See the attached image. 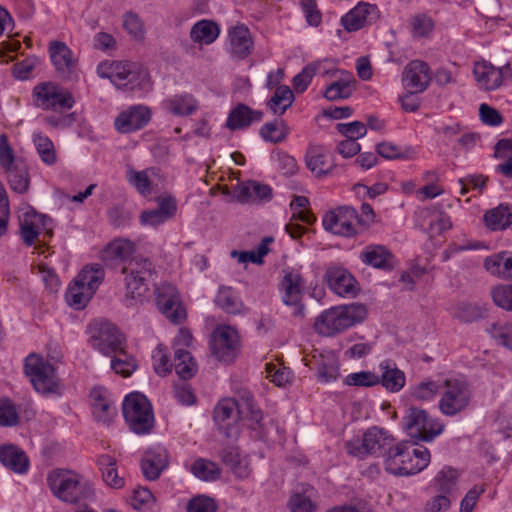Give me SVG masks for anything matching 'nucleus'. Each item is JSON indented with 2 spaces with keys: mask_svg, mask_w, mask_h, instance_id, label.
<instances>
[{
  "mask_svg": "<svg viewBox=\"0 0 512 512\" xmlns=\"http://www.w3.org/2000/svg\"><path fill=\"white\" fill-rule=\"evenodd\" d=\"M251 421V427L260 425L262 414L254 404L250 392L243 391L239 398H225L218 402L214 408V421L227 438L236 437L238 434L237 422L240 420Z\"/></svg>",
  "mask_w": 512,
  "mask_h": 512,
  "instance_id": "1",
  "label": "nucleus"
},
{
  "mask_svg": "<svg viewBox=\"0 0 512 512\" xmlns=\"http://www.w3.org/2000/svg\"><path fill=\"white\" fill-rule=\"evenodd\" d=\"M385 469L398 476L414 475L430 463V452L426 447H416L410 441H401L388 448L385 454Z\"/></svg>",
  "mask_w": 512,
  "mask_h": 512,
  "instance_id": "2",
  "label": "nucleus"
},
{
  "mask_svg": "<svg viewBox=\"0 0 512 512\" xmlns=\"http://www.w3.org/2000/svg\"><path fill=\"white\" fill-rule=\"evenodd\" d=\"M367 315L363 304H350L332 307L323 311L314 323L316 332L323 336H333L362 322Z\"/></svg>",
  "mask_w": 512,
  "mask_h": 512,
  "instance_id": "3",
  "label": "nucleus"
},
{
  "mask_svg": "<svg viewBox=\"0 0 512 512\" xmlns=\"http://www.w3.org/2000/svg\"><path fill=\"white\" fill-rule=\"evenodd\" d=\"M48 485L59 500L75 504L93 495L91 484L71 470L56 469L48 474Z\"/></svg>",
  "mask_w": 512,
  "mask_h": 512,
  "instance_id": "4",
  "label": "nucleus"
},
{
  "mask_svg": "<svg viewBox=\"0 0 512 512\" xmlns=\"http://www.w3.org/2000/svg\"><path fill=\"white\" fill-rule=\"evenodd\" d=\"M121 272L124 275L126 305L141 303L148 291L147 281L154 273L152 262L146 258H132L124 264Z\"/></svg>",
  "mask_w": 512,
  "mask_h": 512,
  "instance_id": "5",
  "label": "nucleus"
},
{
  "mask_svg": "<svg viewBox=\"0 0 512 512\" xmlns=\"http://www.w3.org/2000/svg\"><path fill=\"white\" fill-rule=\"evenodd\" d=\"M97 71L101 77L110 79L119 89L134 90L141 87L147 78V72L132 62H103Z\"/></svg>",
  "mask_w": 512,
  "mask_h": 512,
  "instance_id": "6",
  "label": "nucleus"
},
{
  "mask_svg": "<svg viewBox=\"0 0 512 512\" xmlns=\"http://www.w3.org/2000/svg\"><path fill=\"white\" fill-rule=\"evenodd\" d=\"M24 369L37 392L43 395L60 393V380L53 365L41 356L36 354L27 356Z\"/></svg>",
  "mask_w": 512,
  "mask_h": 512,
  "instance_id": "7",
  "label": "nucleus"
},
{
  "mask_svg": "<svg viewBox=\"0 0 512 512\" xmlns=\"http://www.w3.org/2000/svg\"><path fill=\"white\" fill-rule=\"evenodd\" d=\"M402 424L411 438L425 442L432 441L444 429V425L431 417L427 411L415 406L407 408Z\"/></svg>",
  "mask_w": 512,
  "mask_h": 512,
  "instance_id": "8",
  "label": "nucleus"
},
{
  "mask_svg": "<svg viewBox=\"0 0 512 512\" xmlns=\"http://www.w3.org/2000/svg\"><path fill=\"white\" fill-rule=\"evenodd\" d=\"M123 415L130 429L137 434H145L153 426L152 407L141 393L134 392L125 397Z\"/></svg>",
  "mask_w": 512,
  "mask_h": 512,
  "instance_id": "9",
  "label": "nucleus"
},
{
  "mask_svg": "<svg viewBox=\"0 0 512 512\" xmlns=\"http://www.w3.org/2000/svg\"><path fill=\"white\" fill-rule=\"evenodd\" d=\"M440 392L439 409L446 416H454L465 410L472 397L469 384L456 378L446 379Z\"/></svg>",
  "mask_w": 512,
  "mask_h": 512,
  "instance_id": "10",
  "label": "nucleus"
},
{
  "mask_svg": "<svg viewBox=\"0 0 512 512\" xmlns=\"http://www.w3.org/2000/svg\"><path fill=\"white\" fill-rule=\"evenodd\" d=\"M392 442L393 438L388 431L374 426L367 429L362 438H354L346 442L345 446L349 455L363 459L389 448Z\"/></svg>",
  "mask_w": 512,
  "mask_h": 512,
  "instance_id": "11",
  "label": "nucleus"
},
{
  "mask_svg": "<svg viewBox=\"0 0 512 512\" xmlns=\"http://www.w3.org/2000/svg\"><path fill=\"white\" fill-rule=\"evenodd\" d=\"M34 103L44 110H68L75 103L71 92L54 82L37 84L33 89Z\"/></svg>",
  "mask_w": 512,
  "mask_h": 512,
  "instance_id": "12",
  "label": "nucleus"
},
{
  "mask_svg": "<svg viewBox=\"0 0 512 512\" xmlns=\"http://www.w3.org/2000/svg\"><path fill=\"white\" fill-rule=\"evenodd\" d=\"M326 231L343 237H353L361 234L359 229L358 212L351 206H340L328 211L322 219Z\"/></svg>",
  "mask_w": 512,
  "mask_h": 512,
  "instance_id": "13",
  "label": "nucleus"
},
{
  "mask_svg": "<svg viewBox=\"0 0 512 512\" xmlns=\"http://www.w3.org/2000/svg\"><path fill=\"white\" fill-rule=\"evenodd\" d=\"M473 75L478 87L484 91L499 89L506 81H512V67L509 63L496 67L486 60L477 61Z\"/></svg>",
  "mask_w": 512,
  "mask_h": 512,
  "instance_id": "14",
  "label": "nucleus"
},
{
  "mask_svg": "<svg viewBox=\"0 0 512 512\" xmlns=\"http://www.w3.org/2000/svg\"><path fill=\"white\" fill-rule=\"evenodd\" d=\"M92 346L104 355L123 348L124 338L115 325L107 321H93L89 325Z\"/></svg>",
  "mask_w": 512,
  "mask_h": 512,
  "instance_id": "15",
  "label": "nucleus"
},
{
  "mask_svg": "<svg viewBox=\"0 0 512 512\" xmlns=\"http://www.w3.org/2000/svg\"><path fill=\"white\" fill-rule=\"evenodd\" d=\"M155 300L159 311L171 322L179 324L186 319V310L174 285L167 282L159 284L155 289Z\"/></svg>",
  "mask_w": 512,
  "mask_h": 512,
  "instance_id": "16",
  "label": "nucleus"
},
{
  "mask_svg": "<svg viewBox=\"0 0 512 512\" xmlns=\"http://www.w3.org/2000/svg\"><path fill=\"white\" fill-rule=\"evenodd\" d=\"M212 337V353L221 361H233L240 350L237 330L231 326H220L214 330Z\"/></svg>",
  "mask_w": 512,
  "mask_h": 512,
  "instance_id": "17",
  "label": "nucleus"
},
{
  "mask_svg": "<svg viewBox=\"0 0 512 512\" xmlns=\"http://www.w3.org/2000/svg\"><path fill=\"white\" fill-rule=\"evenodd\" d=\"M48 50L58 75L66 80L75 79L77 77L78 60L72 50L62 41H51Z\"/></svg>",
  "mask_w": 512,
  "mask_h": 512,
  "instance_id": "18",
  "label": "nucleus"
},
{
  "mask_svg": "<svg viewBox=\"0 0 512 512\" xmlns=\"http://www.w3.org/2000/svg\"><path fill=\"white\" fill-rule=\"evenodd\" d=\"M151 119V111L144 105H134L122 111L114 121L115 129L122 134L142 129Z\"/></svg>",
  "mask_w": 512,
  "mask_h": 512,
  "instance_id": "19",
  "label": "nucleus"
},
{
  "mask_svg": "<svg viewBox=\"0 0 512 512\" xmlns=\"http://www.w3.org/2000/svg\"><path fill=\"white\" fill-rule=\"evenodd\" d=\"M52 220L35 211H27L20 216V231L24 243L28 246L35 243L42 230L52 236Z\"/></svg>",
  "mask_w": 512,
  "mask_h": 512,
  "instance_id": "20",
  "label": "nucleus"
},
{
  "mask_svg": "<svg viewBox=\"0 0 512 512\" xmlns=\"http://www.w3.org/2000/svg\"><path fill=\"white\" fill-rule=\"evenodd\" d=\"M379 10L376 5L359 2L354 8L341 17V24L348 32H355L376 21Z\"/></svg>",
  "mask_w": 512,
  "mask_h": 512,
  "instance_id": "21",
  "label": "nucleus"
},
{
  "mask_svg": "<svg viewBox=\"0 0 512 512\" xmlns=\"http://www.w3.org/2000/svg\"><path fill=\"white\" fill-rule=\"evenodd\" d=\"M309 200L305 196H295L290 204L292 216L285 230L293 239H298L307 229L299 221L311 225L316 221L315 216L307 209Z\"/></svg>",
  "mask_w": 512,
  "mask_h": 512,
  "instance_id": "22",
  "label": "nucleus"
},
{
  "mask_svg": "<svg viewBox=\"0 0 512 512\" xmlns=\"http://www.w3.org/2000/svg\"><path fill=\"white\" fill-rule=\"evenodd\" d=\"M168 465L169 454L162 446L149 448L141 461L142 473L149 481L157 480Z\"/></svg>",
  "mask_w": 512,
  "mask_h": 512,
  "instance_id": "23",
  "label": "nucleus"
},
{
  "mask_svg": "<svg viewBox=\"0 0 512 512\" xmlns=\"http://www.w3.org/2000/svg\"><path fill=\"white\" fill-rule=\"evenodd\" d=\"M430 82L428 65L419 60L411 61L404 69V86L412 93L423 92Z\"/></svg>",
  "mask_w": 512,
  "mask_h": 512,
  "instance_id": "24",
  "label": "nucleus"
},
{
  "mask_svg": "<svg viewBox=\"0 0 512 512\" xmlns=\"http://www.w3.org/2000/svg\"><path fill=\"white\" fill-rule=\"evenodd\" d=\"M302 287L303 279L295 272H287L280 284L282 301L285 305L295 306V314H301L303 310L300 305Z\"/></svg>",
  "mask_w": 512,
  "mask_h": 512,
  "instance_id": "25",
  "label": "nucleus"
},
{
  "mask_svg": "<svg viewBox=\"0 0 512 512\" xmlns=\"http://www.w3.org/2000/svg\"><path fill=\"white\" fill-rule=\"evenodd\" d=\"M229 53L237 59H244L249 56L253 50V40L249 29L239 24L231 27L228 31Z\"/></svg>",
  "mask_w": 512,
  "mask_h": 512,
  "instance_id": "26",
  "label": "nucleus"
},
{
  "mask_svg": "<svg viewBox=\"0 0 512 512\" xmlns=\"http://www.w3.org/2000/svg\"><path fill=\"white\" fill-rule=\"evenodd\" d=\"M234 194L241 203H259L272 199L271 187L254 180L239 183Z\"/></svg>",
  "mask_w": 512,
  "mask_h": 512,
  "instance_id": "27",
  "label": "nucleus"
},
{
  "mask_svg": "<svg viewBox=\"0 0 512 512\" xmlns=\"http://www.w3.org/2000/svg\"><path fill=\"white\" fill-rule=\"evenodd\" d=\"M177 211V204L174 198L167 197L159 200L157 209L143 211L140 215V223L144 226L157 228L168 220L172 219Z\"/></svg>",
  "mask_w": 512,
  "mask_h": 512,
  "instance_id": "28",
  "label": "nucleus"
},
{
  "mask_svg": "<svg viewBox=\"0 0 512 512\" xmlns=\"http://www.w3.org/2000/svg\"><path fill=\"white\" fill-rule=\"evenodd\" d=\"M263 112L253 110L245 104L236 105L229 113L226 126L234 131L249 127L254 122H260Z\"/></svg>",
  "mask_w": 512,
  "mask_h": 512,
  "instance_id": "29",
  "label": "nucleus"
},
{
  "mask_svg": "<svg viewBox=\"0 0 512 512\" xmlns=\"http://www.w3.org/2000/svg\"><path fill=\"white\" fill-rule=\"evenodd\" d=\"M328 69V74H339L340 77L326 88L324 97L330 101L349 98L353 91L352 83L355 82L353 75L344 70Z\"/></svg>",
  "mask_w": 512,
  "mask_h": 512,
  "instance_id": "30",
  "label": "nucleus"
},
{
  "mask_svg": "<svg viewBox=\"0 0 512 512\" xmlns=\"http://www.w3.org/2000/svg\"><path fill=\"white\" fill-rule=\"evenodd\" d=\"M93 415L104 423L116 415V408L109 398L108 392L102 387H95L90 392Z\"/></svg>",
  "mask_w": 512,
  "mask_h": 512,
  "instance_id": "31",
  "label": "nucleus"
},
{
  "mask_svg": "<svg viewBox=\"0 0 512 512\" xmlns=\"http://www.w3.org/2000/svg\"><path fill=\"white\" fill-rule=\"evenodd\" d=\"M328 286L339 296L355 292V279L344 268L331 267L326 271Z\"/></svg>",
  "mask_w": 512,
  "mask_h": 512,
  "instance_id": "32",
  "label": "nucleus"
},
{
  "mask_svg": "<svg viewBox=\"0 0 512 512\" xmlns=\"http://www.w3.org/2000/svg\"><path fill=\"white\" fill-rule=\"evenodd\" d=\"M360 259L365 264L378 269L392 270L394 267V257L383 245L366 246L360 254Z\"/></svg>",
  "mask_w": 512,
  "mask_h": 512,
  "instance_id": "33",
  "label": "nucleus"
},
{
  "mask_svg": "<svg viewBox=\"0 0 512 512\" xmlns=\"http://www.w3.org/2000/svg\"><path fill=\"white\" fill-rule=\"evenodd\" d=\"M305 161L308 169L318 177L328 174L332 167L328 150L320 145H310Z\"/></svg>",
  "mask_w": 512,
  "mask_h": 512,
  "instance_id": "34",
  "label": "nucleus"
},
{
  "mask_svg": "<svg viewBox=\"0 0 512 512\" xmlns=\"http://www.w3.org/2000/svg\"><path fill=\"white\" fill-rule=\"evenodd\" d=\"M0 462L15 473H26L29 459L25 452L15 445H4L0 448Z\"/></svg>",
  "mask_w": 512,
  "mask_h": 512,
  "instance_id": "35",
  "label": "nucleus"
},
{
  "mask_svg": "<svg viewBox=\"0 0 512 512\" xmlns=\"http://www.w3.org/2000/svg\"><path fill=\"white\" fill-rule=\"evenodd\" d=\"M164 108L175 116H189L199 108L196 98L189 93L176 94L163 102Z\"/></svg>",
  "mask_w": 512,
  "mask_h": 512,
  "instance_id": "36",
  "label": "nucleus"
},
{
  "mask_svg": "<svg viewBox=\"0 0 512 512\" xmlns=\"http://www.w3.org/2000/svg\"><path fill=\"white\" fill-rule=\"evenodd\" d=\"M381 376H379V383L390 392L400 391L406 381L403 371L397 368L396 364L391 361H383L379 365Z\"/></svg>",
  "mask_w": 512,
  "mask_h": 512,
  "instance_id": "37",
  "label": "nucleus"
},
{
  "mask_svg": "<svg viewBox=\"0 0 512 512\" xmlns=\"http://www.w3.org/2000/svg\"><path fill=\"white\" fill-rule=\"evenodd\" d=\"M485 269L492 275L512 280V253L501 252L487 257Z\"/></svg>",
  "mask_w": 512,
  "mask_h": 512,
  "instance_id": "38",
  "label": "nucleus"
},
{
  "mask_svg": "<svg viewBox=\"0 0 512 512\" xmlns=\"http://www.w3.org/2000/svg\"><path fill=\"white\" fill-rule=\"evenodd\" d=\"M330 60L325 59L323 61H316L307 66H305L300 73H298L293 78V88L297 93L304 92L309 84L313 76L317 73L327 75L330 70L324 67L325 64L329 63Z\"/></svg>",
  "mask_w": 512,
  "mask_h": 512,
  "instance_id": "39",
  "label": "nucleus"
},
{
  "mask_svg": "<svg viewBox=\"0 0 512 512\" xmlns=\"http://www.w3.org/2000/svg\"><path fill=\"white\" fill-rule=\"evenodd\" d=\"M318 380L324 383L335 381L339 375V361L334 353L320 354L316 362Z\"/></svg>",
  "mask_w": 512,
  "mask_h": 512,
  "instance_id": "40",
  "label": "nucleus"
},
{
  "mask_svg": "<svg viewBox=\"0 0 512 512\" xmlns=\"http://www.w3.org/2000/svg\"><path fill=\"white\" fill-rule=\"evenodd\" d=\"M484 221L491 230H504L512 226V207L499 205L485 213Z\"/></svg>",
  "mask_w": 512,
  "mask_h": 512,
  "instance_id": "41",
  "label": "nucleus"
},
{
  "mask_svg": "<svg viewBox=\"0 0 512 512\" xmlns=\"http://www.w3.org/2000/svg\"><path fill=\"white\" fill-rule=\"evenodd\" d=\"M105 271L100 264L84 267L76 276L75 281L95 294L99 285L104 280Z\"/></svg>",
  "mask_w": 512,
  "mask_h": 512,
  "instance_id": "42",
  "label": "nucleus"
},
{
  "mask_svg": "<svg viewBox=\"0 0 512 512\" xmlns=\"http://www.w3.org/2000/svg\"><path fill=\"white\" fill-rule=\"evenodd\" d=\"M98 465L102 472V477L105 483L114 489L124 487V478L120 477L117 472L116 459L110 455L104 454L99 456Z\"/></svg>",
  "mask_w": 512,
  "mask_h": 512,
  "instance_id": "43",
  "label": "nucleus"
},
{
  "mask_svg": "<svg viewBox=\"0 0 512 512\" xmlns=\"http://www.w3.org/2000/svg\"><path fill=\"white\" fill-rule=\"evenodd\" d=\"M215 302L217 306L229 314H239L245 309L239 296L230 287H221L216 295Z\"/></svg>",
  "mask_w": 512,
  "mask_h": 512,
  "instance_id": "44",
  "label": "nucleus"
},
{
  "mask_svg": "<svg viewBox=\"0 0 512 512\" xmlns=\"http://www.w3.org/2000/svg\"><path fill=\"white\" fill-rule=\"evenodd\" d=\"M190 36L194 42L209 45L219 36V27L210 20H201L191 29Z\"/></svg>",
  "mask_w": 512,
  "mask_h": 512,
  "instance_id": "45",
  "label": "nucleus"
},
{
  "mask_svg": "<svg viewBox=\"0 0 512 512\" xmlns=\"http://www.w3.org/2000/svg\"><path fill=\"white\" fill-rule=\"evenodd\" d=\"M10 188L17 193L24 194L30 185L29 173L26 165L21 163L4 171Z\"/></svg>",
  "mask_w": 512,
  "mask_h": 512,
  "instance_id": "46",
  "label": "nucleus"
},
{
  "mask_svg": "<svg viewBox=\"0 0 512 512\" xmlns=\"http://www.w3.org/2000/svg\"><path fill=\"white\" fill-rule=\"evenodd\" d=\"M130 505L138 512H158L159 510L154 495L145 487H139L133 491Z\"/></svg>",
  "mask_w": 512,
  "mask_h": 512,
  "instance_id": "47",
  "label": "nucleus"
},
{
  "mask_svg": "<svg viewBox=\"0 0 512 512\" xmlns=\"http://www.w3.org/2000/svg\"><path fill=\"white\" fill-rule=\"evenodd\" d=\"M175 371L181 379H190L197 371V364L190 352L183 348H177L174 353Z\"/></svg>",
  "mask_w": 512,
  "mask_h": 512,
  "instance_id": "48",
  "label": "nucleus"
},
{
  "mask_svg": "<svg viewBox=\"0 0 512 512\" xmlns=\"http://www.w3.org/2000/svg\"><path fill=\"white\" fill-rule=\"evenodd\" d=\"M293 101L294 94L292 90L288 86L282 85L276 88L268 106L274 114L282 115L292 105Z\"/></svg>",
  "mask_w": 512,
  "mask_h": 512,
  "instance_id": "49",
  "label": "nucleus"
},
{
  "mask_svg": "<svg viewBox=\"0 0 512 512\" xmlns=\"http://www.w3.org/2000/svg\"><path fill=\"white\" fill-rule=\"evenodd\" d=\"M484 314V308L468 302H460L452 308L453 317L464 323L477 321L482 318Z\"/></svg>",
  "mask_w": 512,
  "mask_h": 512,
  "instance_id": "50",
  "label": "nucleus"
},
{
  "mask_svg": "<svg viewBox=\"0 0 512 512\" xmlns=\"http://www.w3.org/2000/svg\"><path fill=\"white\" fill-rule=\"evenodd\" d=\"M273 241V238L271 237H265L262 239L260 244L257 246L256 250L252 251H236L233 250L231 252V256L233 258H236L239 263H247L252 262L255 264H262L263 263V257L268 254L269 248L268 245Z\"/></svg>",
  "mask_w": 512,
  "mask_h": 512,
  "instance_id": "51",
  "label": "nucleus"
},
{
  "mask_svg": "<svg viewBox=\"0 0 512 512\" xmlns=\"http://www.w3.org/2000/svg\"><path fill=\"white\" fill-rule=\"evenodd\" d=\"M288 134L289 128L281 119H276L264 124L260 130V135L263 139L271 143H280L284 141Z\"/></svg>",
  "mask_w": 512,
  "mask_h": 512,
  "instance_id": "52",
  "label": "nucleus"
},
{
  "mask_svg": "<svg viewBox=\"0 0 512 512\" xmlns=\"http://www.w3.org/2000/svg\"><path fill=\"white\" fill-rule=\"evenodd\" d=\"M33 143L41 158V160L47 165H53L56 163L57 156L53 142L42 133H34Z\"/></svg>",
  "mask_w": 512,
  "mask_h": 512,
  "instance_id": "53",
  "label": "nucleus"
},
{
  "mask_svg": "<svg viewBox=\"0 0 512 512\" xmlns=\"http://www.w3.org/2000/svg\"><path fill=\"white\" fill-rule=\"evenodd\" d=\"M93 295V293L74 280V283L67 289L66 300L70 306L79 310L87 305Z\"/></svg>",
  "mask_w": 512,
  "mask_h": 512,
  "instance_id": "54",
  "label": "nucleus"
},
{
  "mask_svg": "<svg viewBox=\"0 0 512 512\" xmlns=\"http://www.w3.org/2000/svg\"><path fill=\"white\" fill-rule=\"evenodd\" d=\"M377 153L385 159H414L417 151L413 147L401 150L390 142H381L377 145Z\"/></svg>",
  "mask_w": 512,
  "mask_h": 512,
  "instance_id": "55",
  "label": "nucleus"
},
{
  "mask_svg": "<svg viewBox=\"0 0 512 512\" xmlns=\"http://www.w3.org/2000/svg\"><path fill=\"white\" fill-rule=\"evenodd\" d=\"M313 488L308 486L303 492L294 493L289 500L291 512H314L315 505L311 500Z\"/></svg>",
  "mask_w": 512,
  "mask_h": 512,
  "instance_id": "56",
  "label": "nucleus"
},
{
  "mask_svg": "<svg viewBox=\"0 0 512 512\" xmlns=\"http://www.w3.org/2000/svg\"><path fill=\"white\" fill-rule=\"evenodd\" d=\"M490 296L497 307L512 312V284H499L492 287Z\"/></svg>",
  "mask_w": 512,
  "mask_h": 512,
  "instance_id": "57",
  "label": "nucleus"
},
{
  "mask_svg": "<svg viewBox=\"0 0 512 512\" xmlns=\"http://www.w3.org/2000/svg\"><path fill=\"white\" fill-rule=\"evenodd\" d=\"M114 354L115 355L111 360V368L115 371V373L123 377L130 376L136 369L135 360L124 351V347Z\"/></svg>",
  "mask_w": 512,
  "mask_h": 512,
  "instance_id": "58",
  "label": "nucleus"
},
{
  "mask_svg": "<svg viewBox=\"0 0 512 512\" xmlns=\"http://www.w3.org/2000/svg\"><path fill=\"white\" fill-rule=\"evenodd\" d=\"M191 472L204 481H213L220 476L219 467L214 462L205 459L196 460L191 466Z\"/></svg>",
  "mask_w": 512,
  "mask_h": 512,
  "instance_id": "59",
  "label": "nucleus"
},
{
  "mask_svg": "<svg viewBox=\"0 0 512 512\" xmlns=\"http://www.w3.org/2000/svg\"><path fill=\"white\" fill-rule=\"evenodd\" d=\"M19 423L16 405L8 398L0 399V426L13 427Z\"/></svg>",
  "mask_w": 512,
  "mask_h": 512,
  "instance_id": "60",
  "label": "nucleus"
},
{
  "mask_svg": "<svg viewBox=\"0 0 512 512\" xmlns=\"http://www.w3.org/2000/svg\"><path fill=\"white\" fill-rule=\"evenodd\" d=\"M410 26L414 37H428L434 29V21L426 14H418L411 18Z\"/></svg>",
  "mask_w": 512,
  "mask_h": 512,
  "instance_id": "61",
  "label": "nucleus"
},
{
  "mask_svg": "<svg viewBox=\"0 0 512 512\" xmlns=\"http://www.w3.org/2000/svg\"><path fill=\"white\" fill-rule=\"evenodd\" d=\"M129 183L142 195L151 193V181L149 170L135 171L129 170L127 173Z\"/></svg>",
  "mask_w": 512,
  "mask_h": 512,
  "instance_id": "62",
  "label": "nucleus"
},
{
  "mask_svg": "<svg viewBox=\"0 0 512 512\" xmlns=\"http://www.w3.org/2000/svg\"><path fill=\"white\" fill-rule=\"evenodd\" d=\"M344 383L348 386L372 387L379 384V376L370 371H360L347 375Z\"/></svg>",
  "mask_w": 512,
  "mask_h": 512,
  "instance_id": "63",
  "label": "nucleus"
},
{
  "mask_svg": "<svg viewBox=\"0 0 512 512\" xmlns=\"http://www.w3.org/2000/svg\"><path fill=\"white\" fill-rule=\"evenodd\" d=\"M441 391V387L434 381H423L416 385L411 392L415 400L430 401Z\"/></svg>",
  "mask_w": 512,
  "mask_h": 512,
  "instance_id": "64",
  "label": "nucleus"
}]
</instances>
